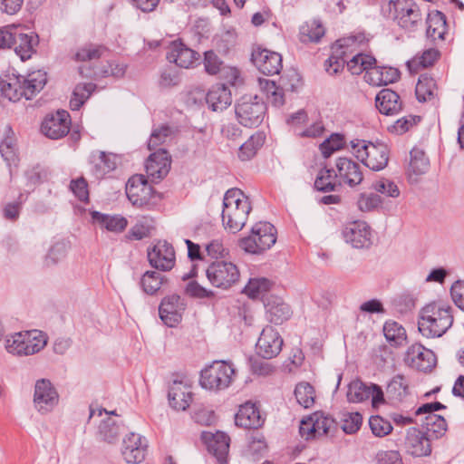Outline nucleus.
<instances>
[{
    "label": "nucleus",
    "mask_w": 464,
    "mask_h": 464,
    "mask_svg": "<svg viewBox=\"0 0 464 464\" xmlns=\"http://www.w3.org/2000/svg\"><path fill=\"white\" fill-rule=\"evenodd\" d=\"M69 243L66 241L55 242L49 249L46 254L44 263L46 266L56 265L58 262L65 258L68 249Z\"/></svg>",
    "instance_id": "obj_50"
},
{
    "label": "nucleus",
    "mask_w": 464,
    "mask_h": 464,
    "mask_svg": "<svg viewBox=\"0 0 464 464\" xmlns=\"http://www.w3.org/2000/svg\"><path fill=\"white\" fill-rule=\"evenodd\" d=\"M335 172L340 184L353 188L363 179V174L359 163L347 157H340L335 160Z\"/></svg>",
    "instance_id": "obj_17"
},
{
    "label": "nucleus",
    "mask_w": 464,
    "mask_h": 464,
    "mask_svg": "<svg viewBox=\"0 0 464 464\" xmlns=\"http://www.w3.org/2000/svg\"><path fill=\"white\" fill-rule=\"evenodd\" d=\"M406 361L411 367L425 372L431 371L437 363L435 353L420 343H414L408 348Z\"/></svg>",
    "instance_id": "obj_23"
},
{
    "label": "nucleus",
    "mask_w": 464,
    "mask_h": 464,
    "mask_svg": "<svg viewBox=\"0 0 464 464\" xmlns=\"http://www.w3.org/2000/svg\"><path fill=\"white\" fill-rule=\"evenodd\" d=\"M222 61L213 51H207L204 53L205 71L211 75L217 74L222 66Z\"/></svg>",
    "instance_id": "obj_64"
},
{
    "label": "nucleus",
    "mask_w": 464,
    "mask_h": 464,
    "mask_svg": "<svg viewBox=\"0 0 464 464\" xmlns=\"http://www.w3.org/2000/svg\"><path fill=\"white\" fill-rule=\"evenodd\" d=\"M173 131L170 127L162 125L152 130L150 137L148 141V147L150 150L156 149V147L165 143L168 139H170Z\"/></svg>",
    "instance_id": "obj_60"
},
{
    "label": "nucleus",
    "mask_w": 464,
    "mask_h": 464,
    "mask_svg": "<svg viewBox=\"0 0 464 464\" xmlns=\"http://www.w3.org/2000/svg\"><path fill=\"white\" fill-rule=\"evenodd\" d=\"M430 166V160L425 152L420 148H413L410 152V162L408 174L410 179L414 176L416 179L425 174Z\"/></svg>",
    "instance_id": "obj_37"
},
{
    "label": "nucleus",
    "mask_w": 464,
    "mask_h": 464,
    "mask_svg": "<svg viewBox=\"0 0 464 464\" xmlns=\"http://www.w3.org/2000/svg\"><path fill=\"white\" fill-rule=\"evenodd\" d=\"M234 367L225 361H216L201 371L200 384L211 391L227 389L232 382Z\"/></svg>",
    "instance_id": "obj_7"
},
{
    "label": "nucleus",
    "mask_w": 464,
    "mask_h": 464,
    "mask_svg": "<svg viewBox=\"0 0 464 464\" xmlns=\"http://www.w3.org/2000/svg\"><path fill=\"white\" fill-rule=\"evenodd\" d=\"M297 402L304 408H310L314 402V387L307 382H301L295 389Z\"/></svg>",
    "instance_id": "obj_53"
},
{
    "label": "nucleus",
    "mask_w": 464,
    "mask_h": 464,
    "mask_svg": "<svg viewBox=\"0 0 464 464\" xmlns=\"http://www.w3.org/2000/svg\"><path fill=\"white\" fill-rule=\"evenodd\" d=\"M427 36L432 40H443L446 33V17L443 13L436 11L427 18Z\"/></svg>",
    "instance_id": "obj_42"
},
{
    "label": "nucleus",
    "mask_w": 464,
    "mask_h": 464,
    "mask_svg": "<svg viewBox=\"0 0 464 464\" xmlns=\"http://www.w3.org/2000/svg\"><path fill=\"white\" fill-rule=\"evenodd\" d=\"M166 58L169 63H173L180 68L188 69L198 63L200 54L182 42L173 41L169 46Z\"/></svg>",
    "instance_id": "obj_21"
},
{
    "label": "nucleus",
    "mask_w": 464,
    "mask_h": 464,
    "mask_svg": "<svg viewBox=\"0 0 464 464\" xmlns=\"http://www.w3.org/2000/svg\"><path fill=\"white\" fill-rule=\"evenodd\" d=\"M421 425L431 440L441 438L447 430V422L440 415H427Z\"/></svg>",
    "instance_id": "obj_40"
},
{
    "label": "nucleus",
    "mask_w": 464,
    "mask_h": 464,
    "mask_svg": "<svg viewBox=\"0 0 464 464\" xmlns=\"http://www.w3.org/2000/svg\"><path fill=\"white\" fill-rule=\"evenodd\" d=\"M91 216L94 224L109 232L119 234L123 232L128 226L127 218L121 215H110L92 211Z\"/></svg>",
    "instance_id": "obj_32"
},
{
    "label": "nucleus",
    "mask_w": 464,
    "mask_h": 464,
    "mask_svg": "<svg viewBox=\"0 0 464 464\" xmlns=\"http://www.w3.org/2000/svg\"><path fill=\"white\" fill-rule=\"evenodd\" d=\"M150 265L160 271L171 270L176 262L175 250L166 240H159L147 251Z\"/></svg>",
    "instance_id": "obj_12"
},
{
    "label": "nucleus",
    "mask_w": 464,
    "mask_h": 464,
    "mask_svg": "<svg viewBox=\"0 0 464 464\" xmlns=\"http://www.w3.org/2000/svg\"><path fill=\"white\" fill-rule=\"evenodd\" d=\"M264 420L256 404L246 402L239 407L235 416V423L245 429H257L262 426Z\"/></svg>",
    "instance_id": "obj_30"
},
{
    "label": "nucleus",
    "mask_w": 464,
    "mask_h": 464,
    "mask_svg": "<svg viewBox=\"0 0 464 464\" xmlns=\"http://www.w3.org/2000/svg\"><path fill=\"white\" fill-rule=\"evenodd\" d=\"M252 62L264 74H278L282 69V56L276 52L257 47L252 52Z\"/></svg>",
    "instance_id": "obj_20"
},
{
    "label": "nucleus",
    "mask_w": 464,
    "mask_h": 464,
    "mask_svg": "<svg viewBox=\"0 0 464 464\" xmlns=\"http://www.w3.org/2000/svg\"><path fill=\"white\" fill-rule=\"evenodd\" d=\"M383 334L386 340L393 346H401L406 341L405 329L395 321H387L383 325Z\"/></svg>",
    "instance_id": "obj_46"
},
{
    "label": "nucleus",
    "mask_w": 464,
    "mask_h": 464,
    "mask_svg": "<svg viewBox=\"0 0 464 464\" xmlns=\"http://www.w3.org/2000/svg\"><path fill=\"white\" fill-rule=\"evenodd\" d=\"M344 138L342 134L334 133L320 145V150L324 158L330 157L334 151L343 149Z\"/></svg>",
    "instance_id": "obj_58"
},
{
    "label": "nucleus",
    "mask_w": 464,
    "mask_h": 464,
    "mask_svg": "<svg viewBox=\"0 0 464 464\" xmlns=\"http://www.w3.org/2000/svg\"><path fill=\"white\" fill-rule=\"evenodd\" d=\"M15 32L12 48L22 61H26L36 52L35 48L39 43L38 35L34 33H23L20 26L16 27Z\"/></svg>",
    "instance_id": "obj_27"
},
{
    "label": "nucleus",
    "mask_w": 464,
    "mask_h": 464,
    "mask_svg": "<svg viewBox=\"0 0 464 464\" xmlns=\"http://www.w3.org/2000/svg\"><path fill=\"white\" fill-rule=\"evenodd\" d=\"M153 228L152 220L142 218L129 230L128 238L131 240H141L142 238L150 236Z\"/></svg>",
    "instance_id": "obj_59"
},
{
    "label": "nucleus",
    "mask_w": 464,
    "mask_h": 464,
    "mask_svg": "<svg viewBox=\"0 0 464 464\" xmlns=\"http://www.w3.org/2000/svg\"><path fill=\"white\" fill-rule=\"evenodd\" d=\"M416 97L419 102L434 101L438 95L435 80L428 74H421L416 85Z\"/></svg>",
    "instance_id": "obj_38"
},
{
    "label": "nucleus",
    "mask_w": 464,
    "mask_h": 464,
    "mask_svg": "<svg viewBox=\"0 0 464 464\" xmlns=\"http://www.w3.org/2000/svg\"><path fill=\"white\" fill-rule=\"evenodd\" d=\"M121 431V426L111 417L107 416L99 425L98 436L101 440L113 444L118 441Z\"/></svg>",
    "instance_id": "obj_41"
},
{
    "label": "nucleus",
    "mask_w": 464,
    "mask_h": 464,
    "mask_svg": "<svg viewBox=\"0 0 464 464\" xmlns=\"http://www.w3.org/2000/svg\"><path fill=\"white\" fill-rule=\"evenodd\" d=\"M417 120L420 121V117L407 116L397 120L392 125L388 127V130L394 134H403L408 131L414 124Z\"/></svg>",
    "instance_id": "obj_63"
},
{
    "label": "nucleus",
    "mask_w": 464,
    "mask_h": 464,
    "mask_svg": "<svg viewBox=\"0 0 464 464\" xmlns=\"http://www.w3.org/2000/svg\"><path fill=\"white\" fill-rule=\"evenodd\" d=\"M386 392L390 399L401 401L409 394V382L401 374L395 375L388 383Z\"/></svg>",
    "instance_id": "obj_45"
},
{
    "label": "nucleus",
    "mask_w": 464,
    "mask_h": 464,
    "mask_svg": "<svg viewBox=\"0 0 464 464\" xmlns=\"http://www.w3.org/2000/svg\"><path fill=\"white\" fill-rule=\"evenodd\" d=\"M168 397L172 408L185 411L192 401L190 386L181 381H174L169 387Z\"/></svg>",
    "instance_id": "obj_28"
},
{
    "label": "nucleus",
    "mask_w": 464,
    "mask_h": 464,
    "mask_svg": "<svg viewBox=\"0 0 464 464\" xmlns=\"http://www.w3.org/2000/svg\"><path fill=\"white\" fill-rule=\"evenodd\" d=\"M91 163L92 164V171L93 175L100 179L116 169L117 157L112 153L96 151L91 156Z\"/></svg>",
    "instance_id": "obj_34"
},
{
    "label": "nucleus",
    "mask_w": 464,
    "mask_h": 464,
    "mask_svg": "<svg viewBox=\"0 0 464 464\" xmlns=\"http://www.w3.org/2000/svg\"><path fill=\"white\" fill-rule=\"evenodd\" d=\"M185 306L186 304L178 295H170L164 297L159 306L161 321L169 327L176 326L181 321Z\"/></svg>",
    "instance_id": "obj_22"
},
{
    "label": "nucleus",
    "mask_w": 464,
    "mask_h": 464,
    "mask_svg": "<svg viewBox=\"0 0 464 464\" xmlns=\"http://www.w3.org/2000/svg\"><path fill=\"white\" fill-rule=\"evenodd\" d=\"M276 241V229L269 222H257L249 236L239 240V246L249 254H261L270 249Z\"/></svg>",
    "instance_id": "obj_5"
},
{
    "label": "nucleus",
    "mask_w": 464,
    "mask_h": 464,
    "mask_svg": "<svg viewBox=\"0 0 464 464\" xmlns=\"http://www.w3.org/2000/svg\"><path fill=\"white\" fill-rule=\"evenodd\" d=\"M346 397L349 402L359 403L372 398V405L384 401L383 392L377 384L366 385L360 380H354L348 385Z\"/></svg>",
    "instance_id": "obj_13"
},
{
    "label": "nucleus",
    "mask_w": 464,
    "mask_h": 464,
    "mask_svg": "<svg viewBox=\"0 0 464 464\" xmlns=\"http://www.w3.org/2000/svg\"><path fill=\"white\" fill-rule=\"evenodd\" d=\"M344 240L354 248H367L372 244V230L364 221L357 220L346 225L343 230Z\"/></svg>",
    "instance_id": "obj_19"
},
{
    "label": "nucleus",
    "mask_w": 464,
    "mask_h": 464,
    "mask_svg": "<svg viewBox=\"0 0 464 464\" xmlns=\"http://www.w3.org/2000/svg\"><path fill=\"white\" fill-rule=\"evenodd\" d=\"M236 115L241 125L256 127L264 120L266 105L257 95L243 96L236 104Z\"/></svg>",
    "instance_id": "obj_9"
},
{
    "label": "nucleus",
    "mask_w": 464,
    "mask_h": 464,
    "mask_svg": "<svg viewBox=\"0 0 464 464\" xmlns=\"http://www.w3.org/2000/svg\"><path fill=\"white\" fill-rule=\"evenodd\" d=\"M46 345V338L40 331L16 333L6 340L5 348L9 353L23 356L40 352Z\"/></svg>",
    "instance_id": "obj_6"
},
{
    "label": "nucleus",
    "mask_w": 464,
    "mask_h": 464,
    "mask_svg": "<svg viewBox=\"0 0 464 464\" xmlns=\"http://www.w3.org/2000/svg\"><path fill=\"white\" fill-rule=\"evenodd\" d=\"M170 166L171 158L169 154L166 150L160 149L151 153L147 160L146 173L152 181H160L168 175Z\"/></svg>",
    "instance_id": "obj_24"
},
{
    "label": "nucleus",
    "mask_w": 464,
    "mask_h": 464,
    "mask_svg": "<svg viewBox=\"0 0 464 464\" xmlns=\"http://www.w3.org/2000/svg\"><path fill=\"white\" fill-rule=\"evenodd\" d=\"M430 438L416 428L408 430L405 447L409 454L414 457L429 456L431 453Z\"/></svg>",
    "instance_id": "obj_25"
},
{
    "label": "nucleus",
    "mask_w": 464,
    "mask_h": 464,
    "mask_svg": "<svg viewBox=\"0 0 464 464\" xmlns=\"http://www.w3.org/2000/svg\"><path fill=\"white\" fill-rule=\"evenodd\" d=\"M356 41L357 37L355 36L336 41L335 44L333 46V54L325 63V70L329 74H336L343 67L346 62V51L344 48L350 45V42L354 43Z\"/></svg>",
    "instance_id": "obj_29"
},
{
    "label": "nucleus",
    "mask_w": 464,
    "mask_h": 464,
    "mask_svg": "<svg viewBox=\"0 0 464 464\" xmlns=\"http://www.w3.org/2000/svg\"><path fill=\"white\" fill-rule=\"evenodd\" d=\"M283 339L272 326L265 327L256 344V353L264 359H272L279 354Z\"/></svg>",
    "instance_id": "obj_15"
},
{
    "label": "nucleus",
    "mask_w": 464,
    "mask_h": 464,
    "mask_svg": "<svg viewBox=\"0 0 464 464\" xmlns=\"http://www.w3.org/2000/svg\"><path fill=\"white\" fill-rule=\"evenodd\" d=\"M341 427L347 434L357 432L362 423V416L359 412H343L341 418Z\"/></svg>",
    "instance_id": "obj_57"
},
{
    "label": "nucleus",
    "mask_w": 464,
    "mask_h": 464,
    "mask_svg": "<svg viewBox=\"0 0 464 464\" xmlns=\"http://www.w3.org/2000/svg\"><path fill=\"white\" fill-rule=\"evenodd\" d=\"M251 209L248 198L240 189H228L223 198V226L231 233L240 231L246 225Z\"/></svg>",
    "instance_id": "obj_2"
},
{
    "label": "nucleus",
    "mask_w": 464,
    "mask_h": 464,
    "mask_svg": "<svg viewBox=\"0 0 464 464\" xmlns=\"http://www.w3.org/2000/svg\"><path fill=\"white\" fill-rule=\"evenodd\" d=\"M369 426L376 437L386 436L392 430L391 422L378 415L370 418Z\"/></svg>",
    "instance_id": "obj_62"
},
{
    "label": "nucleus",
    "mask_w": 464,
    "mask_h": 464,
    "mask_svg": "<svg viewBox=\"0 0 464 464\" xmlns=\"http://www.w3.org/2000/svg\"><path fill=\"white\" fill-rule=\"evenodd\" d=\"M452 324V308L440 303H431L420 310L418 329L427 338H437L442 336Z\"/></svg>",
    "instance_id": "obj_1"
},
{
    "label": "nucleus",
    "mask_w": 464,
    "mask_h": 464,
    "mask_svg": "<svg viewBox=\"0 0 464 464\" xmlns=\"http://www.w3.org/2000/svg\"><path fill=\"white\" fill-rule=\"evenodd\" d=\"M267 320L275 324H282L292 316L291 307L280 298L268 300L266 304Z\"/></svg>",
    "instance_id": "obj_36"
},
{
    "label": "nucleus",
    "mask_w": 464,
    "mask_h": 464,
    "mask_svg": "<svg viewBox=\"0 0 464 464\" xmlns=\"http://www.w3.org/2000/svg\"><path fill=\"white\" fill-rule=\"evenodd\" d=\"M202 440L206 442L208 450L218 459L219 464H227V456L229 450V437L221 431L213 434L202 432Z\"/></svg>",
    "instance_id": "obj_26"
},
{
    "label": "nucleus",
    "mask_w": 464,
    "mask_h": 464,
    "mask_svg": "<svg viewBox=\"0 0 464 464\" xmlns=\"http://www.w3.org/2000/svg\"><path fill=\"white\" fill-rule=\"evenodd\" d=\"M439 51L433 48L424 51L408 62L410 70H418L420 67L427 68L431 66L439 57Z\"/></svg>",
    "instance_id": "obj_52"
},
{
    "label": "nucleus",
    "mask_w": 464,
    "mask_h": 464,
    "mask_svg": "<svg viewBox=\"0 0 464 464\" xmlns=\"http://www.w3.org/2000/svg\"><path fill=\"white\" fill-rule=\"evenodd\" d=\"M259 87L266 95L267 100L276 107L285 103L283 89L276 86V82L267 79L258 80Z\"/></svg>",
    "instance_id": "obj_47"
},
{
    "label": "nucleus",
    "mask_w": 464,
    "mask_h": 464,
    "mask_svg": "<svg viewBox=\"0 0 464 464\" xmlns=\"http://www.w3.org/2000/svg\"><path fill=\"white\" fill-rule=\"evenodd\" d=\"M383 203L382 198L376 193L362 194L357 205L360 210L369 212L381 207Z\"/></svg>",
    "instance_id": "obj_61"
},
{
    "label": "nucleus",
    "mask_w": 464,
    "mask_h": 464,
    "mask_svg": "<svg viewBox=\"0 0 464 464\" xmlns=\"http://www.w3.org/2000/svg\"><path fill=\"white\" fill-rule=\"evenodd\" d=\"M79 72L82 77L100 78V77H121L125 73V68L122 65L107 63L102 67H96L92 70L85 69L83 66L79 67Z\"/></svg>",
    "instance_id": "obj_39"
},
{
    "label": "nucleus",
    "mask_w": 464,
    "mask_h": 464,
    "mask_svg": "<svg viewBox=\"0 0 464 464\" xmlns=\"http://www.w3.org/2000/svg\"><path fill=\"white\" fill-rule=\"evenodd\" d=\"M96 85L93 83H79L75 86L72 96L70 100V108L72 111H78L89 99Z\"/></svg>",
    "instance_id": "obj_48"
},
{
    "label": "nucleus",
    "mask_w": 464,
    "mask_h": 464,
    "mask_svg": "<svg viewBox=\"0 0 464 464\" xmlns=\"http://www.w3.org/2000/svg\"><path fill=\"white\" fill-rule=\"evenodd\" d=\"M376 107L385 115H395L402 109L400 96L391 89L382 90L376 96Z\"/></svg>",
    "instance_id": "obj_33"
},
{
    "label": "nucleus",
    "mask_w": 464,
    "mask_h": 464,
    "mask_svg": "<svg viewBox=\"0 0 464 464\" xmlns=\"http://www.w3.org/2000/svg\"><path fill=\"white\" fill-rule=\"evenodd\" d=\"M341 184L334 169H321L314 181V188L322 192L334 191Z\"/></svg>",
    "instance_id": "obj_44"
},
{
    "label": "nucleus",
    "mask_w": 464,
    "mask_h": 464,
    "mask_svg": "<svg viewBox=\"0 0 464 464\" xmlns=\"http://www.w3.org/2000/svg\"><path fill=\"white\" fill-rule=\"evenodd\" d=\"M71 118L66 111H57L55 114L47 116L42 123L41 130L44 135L52 140H58L68 134Z\"/></svg>",
    "instance_id": "obj_16"
},
{
    "label": "nucleus",
    "mask_w": 464,
    "mask_h": 464,
    "mask_svg": "<svg viewBox=\"0 0 464 464\" xmlns=\"http://www.w3.org/2000/svg\"><path fill=\"white\" fill-rule=\"evenodd\" d=\"M147 448L144 437L130 432L122 440L121 455L128 464H139L145 459Z\"/></svg>",
    "instance_id": "obj_14"
},
{
    "label": "nucleus",
    "mask_w": 464,
    "mask_h": 464,
    "mask_svg": "<svg viewBox=\"0 0 464 464\" xmlns=\"http://www.w3.org/2000/svg\"><path fill=\"white\" fill-rule=\"evenodd\" d=\"M168 281L166 276L156 271H146L141 278L140 285L144 293L150 295H156L161 286Z\"/></svg>",
    "instance_id": "obj_43"
},
{
    "label": "nucleus",
    "mask_w": 464,
    "mask_h": 464,
    "mask_svg": "<svg viewBox=\"0 0 464 464\" xmlns=\"http://www.w3.org/2000/svg\"><path fill=\"white\" fill-rule=\"evenodd\" d=\"M270 287L271 282L265 277L251 278L245 286L244 293L251 298H256L268 291Z\"/></svg>",
    "instance_id": "obj_55"
},
{
    "label": "nucleus",
    "mask_w": 464,
    "mask_h": 464,
    "mask_svg": "<svg viewBox=\"0 0 464 464\" xmlns=\"http://www.w3.org/2000/svg\"><path fill=\"white\" fill-rule=\"evenodd\" d=\"M345 63L353 74L359 75L363 71L368 72V71L371 70L372 65L376 63V60L372 55L357 53L350 60L346 59Z\"/></svg>",
    "instance_id": "obj_49"
},
{
    "label": "nucleus",
    "mask_w": 464,
    "mask_h": 464,
    "mask_svg": "<svg viewBox=\"0 0 464 464\" xmlns=\"http://www.w3.org/2000/svg\"><path fill=\"white\" fill-rule=\"evenodd\" d=\"M155 191L143 175H134L126 184V195L133 206L142 208L150 203Z\"/></svg>",
    "instance_id": "obj_11"
},
{
    "label": "nucleus",
    "mask_w": 464,
    "mask_h": 464,
    "mask_svg": "<svg viewBox=\"0 0 464 464\" xmlns=\"http://www.w3.org/2000/svg\"><path fill=\"white\" fill-rule=\"evenodd\" d=\"M353 153L365 167L373 171L384 169L390 160V149L382 141L353 140L350 142Z\"/></svg>",
    "instance_id": "obj_4"
},
{
    "label": "nucleus",
    "mask_w": 464,
    "mask_h": 464,
    "mask_svg": "<svg viewBox=\"0 0 464 464\" xmlns=\"http://www.w3.org/2000/svg\"><path fill=\"white\" fill-rule=\"evenodd\" d=\"M206 276L214 287L227 290L239 280L240 273L233 262L215 260L206 268Z\"/></svg>",
    "instance_id": "obj_8"
},
{
    "label": "nucleus",
    "mask_w": 464,
    "mask_h": 464,
    "mask_svg": "<svg viewBox=\"0 0 464 464\" xmlns=\"http://www.w3.org/2000/svg\"><path fill=\"white\" fill-rule=\"evenodd\" d=\"M58 393L49 380L40 379L35 382L34 403L38 411H50L58 403Z\"/></svg>",
    "instance_id": "obj_18"
},
{
    "label": "nucleus",
    "mask_w": 464,
    "mask_h": 464,
    "mask_svg": "<svg viewBox=\"0 0 464 464\" xmlns=\"http://www.w3.org/2000/svg\"><path fill=\"white\" fill-rule=\"evenodd\" d=\"M206 102L213 111H222L232 103L231 92L225 84L217 83L208 92Z\"/></svg>",
    "instance_id": "obj_31"
},
{
    "label": "nucleus",
    "mask_w": 464,
    "mask_h": 464,
    "mask_svg": "<svg viewBox=\"0 0 464 464\" xmlns=\"http://www.w3.org/2000/svg\"><path fill=\"white\" fill-rule=\"evenodd\" d=\"M46 82V72L39 70L29 73L26 77L14 76L1 80L0 90L5 98L16 102L23 97L30 100L44 87Z\"/></svg>",
    "instance_id": "obj_3"
},
{
    "label": "nucleus",
    "mask_w": 464,
    "mask_h": 464,
    "mask_svg": "<svg viewBox=\"0 0 464 464\" xmlns=\"http://www.w3.org/2000/svg\"><path fill=\"white\" fill-rule=\"evenodd\" d=\"M263 136L261 134L252 135L239 147L238 157L241 160H248L253 158L257 150L263 145Z\"/></svg>",
    "instance_id": "obj_51"
},
{
    "label": "nucleus",
    "mask_w": 464,
    "mask_h": 464,
    "mask_svg": "<svg viewBox=\"0 0 464 464\" xmlns=\"http://www.w3.org/2000/svg\"><path fill=\"white\" fill-rule=\"evenodd\" d=\"M372 189L382 195L391 198H398L401 194L400 188L397 184L386 178H382L375 180L372 185Z\"/></svg>",
    "instance_id": "obj_56"
},
{
    "label": "nucleus",
    "mask_w": 464,
    "mask_h": 464,
    "mask_svg": "<svg viewBox=\"0 0 464 464\" xmlns=\"http://www.w3.org/2000/svg\"><path fill=\"white\" fill-rule=\"evenodd\" d=\"M325 30L319 20L306 22L300 28V34L303 37H307L310 42H319L324 35Z\"/></svg>",
    "instance_id": "obj_54"
},
{
    "label": "nucleus",
    "mask_w": 464,
    "mask_h": 464,
    "mask_svg": "<svg viewBox=\"0 0 464 464\" xmlns=\"http://www.w3.org/2000/svg\"><path fill=\"white\" fill-rule=\"evenodd\" d=\"M367 82L372 85H388L399 80L400 72L392 67L375 66L365 74Z\"/></svg>",
    "instance_id": "obj_35"
},
{
    "label": "nucleus",
    "mask_w": 464,
    "mask_h": 464,
    "mask_svg": "<svg viewBox=\"0 0 464 464\" xmlns=\"http://www.w3.org/2000/svg\"><path fill=\"white\" fill-rule=\"evenodd\" d=\"M390 10L394 11V19L397 24L409 31H414L422 21L418 5L412 0H391Z\"/></svg>",
    "instance_id": "obj_10"
}]
</instances>
